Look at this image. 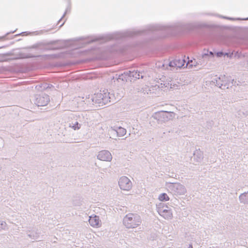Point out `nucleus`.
<instances>
[{
    "instance_id": "nucleus-24",
    "label": "nucleus",
    "mask_w": 248,
    "mask_h": 248,
    "mask_svg": "<svg viewBox=\"0 0 248 248\" xmlns=\"http://www.w3.org/2000/svg\"><path fill=\"white\" fill-rule=\"evenodd\" d=\"M209 51L208 50H204V52L202 54V58H205L209 56Z\"/></svg>"
},
{
    "instance_id": "nucleus-27",
    "label": "nucleus",
    "mask_w": 248,
    "mask_h": 248,
    "mask_svg": "<svg viewBox=\"0 0 248 248\" xmlns=\"http://www.w3.org/2000/svg\"><path fill=\"white\" fill-rule=\"evenodd\" d=\"M45 57H51V58H56V54H52V55H44Z\"/></svg>"
},
{
    "instance_id": "nucleus-19",
    "label": "nucleus",
    "mask_w": 248,
    "mask_h": 248,
    "mask_svg": "<svg viewBox=\"0 0 248 248\" xmlns=\"http://www.w3.org/2000/svg\"><path fill=\"white\" fill-rule=\"evenodd\" d=\"M97 40H98V39H97V38L92 39L91 38L88 37V38L82 39L81 40V43L83 45H86V44H88L92 43H93V42H95V41H96Z\"/></svg>"
},
{
    "instance_id": "nucleus-9",
    "label": "nucleus",
    "mask_w": 248,
    "mask_h": 248,
    "mask_svg": "<svg viewBox=\"0 0 248 248\" xmlns=\"http://www.w3.org/2000/svg\"><path fill=\"white\" fill-rule=\"evenodd\" d=\"M97 157L100 160L105 161H110L112 159L111 154L107 150H103L99 152Z\"/></svg>"
},
{
    "instance_id": "nucleus-3",
    "label": "nucleus",
    "mask_w": 248,
    "mask_h": 248,
    "mask_svg": "<svg viewBox=\"0 0 248 248\" xmlns=\"http://www.w3.org/2000/svg\"><path fill=\"white\" fill-rule=\"evenodd\" d=\"M141 223V217L137 214L129 213L123 219V224L128 229L135 228Z\"/></svg>"
},
{
    "instance_id": "nucleus-22",
    "label": "nucleus",
    "mask_w": 248,
    "mask_h": 248,
    "mask_svg": "<svg viewBox=\"0 0 248 248\" xmlns=\"http://www.w3.org/2000/svg\"><path fill=\"white\" fill-rule=\"evenodd\" d=\"M158 199L159 201L164 202V201H167L169 200V197L168 196V195L165 193H163L159 195L158 197Z\"/></svg>"
},
{
    "instance_id": "nucleus-25",
    "label": "nucleus",
    "mask_w": 248,
    "mask_h": 248,
    "mask_svg": "<svg viewBox=\"0 0 248 248\" xmlns=\"http://www.w3.org/2000/svg\"><path fill=\"white\" fill-rule=\"evenodd\" d=\"M172 113V112H170V111H161L160 112H159V114H160V115L162 114L163 116H164V114H166V113L170 114V113Z\"/></svg>"
},
{
    "instance_id": "nucleus-28",
    "label": "nucleus",
    "mask_w": 248,
    "mask_h": 248,
    "mask_svg": "<svg viewBox=\"0 0 248 248\" xmlns=\"http://www.w3.org/2000/svg\"><path fill=\"white\" fill-rule=\"evenodd\" d=\"M67 11V9L66 10V11L64 12V14L61 17V18L58 21V23H60L61 20H62V19L65 16V15H66V12Z\"/></svg>"
},
{
    "instance_id": "nucleus-2",
    "label": "nucleus",
    "mask_w": 248,
    "mask_h": 248,
    "mask_svg": "<svg viewBox=\"0 0 248 248\" xmlns=\"http://www.w3.org/2000/svg\"><path fill=\"white\" fill-rule=\"evenodd\" d=\"M114 96L110 93L108 90H104L100 93H95L93 96L89 97L86 102L90 104H98L99 107H102L109 102H113Z\"/></svg>"
},
{
    "instance_id": "nucleus-32",
    "label": "nucleus",
    "mask_w": 248,
    "mask_h": 248,
    "mask_svg": "<svg viewBox=\"0 0 248 248\" xmlns=\"http://www.w3.org/2000/svg\"><path fill=\"white\" fill-rule=\"evenodd\" d=\"M188 248H193L192 245H189Z\"/></svg>"
},
{
    "instance_id": "nucleus-18",
    "label": "nucleus",
    "mask_w": 248,
    "mask_h": 248,
    "mask_svg": "<svg viewBox=\"0 0 248 248\" xmlns=\"http://www.w3.org/2000/svg\"><path fill=\"white\" fill-rule=\"evenodd\" d=\"M41 55H38V56H34L31 54H20L19 56L17 58H12V59L15 60V59H27V58H34V57H41Z\"/></svg>"
},
{
    "instance_id": "nucleus-29",
    "label": "nucleus",
    "mask_w": 248,
    "mask_h": 248,
    "mask_svg": "<svg viewBox=\"0 0 248 248\" xmlns=\"http://www.w3.org/2000/svg\"><path fill=\"white\" fill-rule=\"evenodd\" d=\"M209 53V56L210 55V56H213V55H214L212 51H209V53Z\"/></svg>"
},
{
    "instance_id": "nucleus-21",
    "label": "nucleus",
    "mask_w": 248,
    "mask_h": 248,
    "mask_svg": "<svg viewBox=\"0 0 248 248\" xmlns=\"http://www.w3.org/2000/svg\"><path fill=\"white\" fill-rule=\"evenodd\" d=\"M198 64L197 62L195 59L188 60L186 64V67H192L193 66H196Z\"/></svg>"
},
{
    "instance_id": "nucleus-8",
    "label": "nucleus",
    "mask_w": 248,
    "mask_h": 248,
    "mask_svg": "<svg viewBox=\"0 0 248 248\" xmlns=\"http://www.w3.org/2000/svg\"><path fill=\"white\" fill-rule=\"evenodd\" d=\"M119 186L121 189L128 191L132 187V183L127 177L123 176L119 179Z\"/></svg>"
},
{
    "instance_id": "nucleus-13",
    "label": "nucleus",
    "mask_w": 248,
    "mask_h": 248,
    "mask_svg": "<svg viewBox=\"0 0 248 248\" xmlns=\"http://www.w3.org/2000/svg\"><path fill=\"white\" fill-rule=\"evenodd\" d=\"M89 224L93 227H99L100 226V220L97 216H90L89 219Z\"/></svg>"
},
{
    "instance_id": "nucleus-31",
    "label": "nucleus",
    "mask_w": 248,
    "mask_h": 248,
    "mask_svg": "<svg viewBox=\"0 0 248 248\" xmlns=\"http://www.w3.org/2000/svg\"><path fill=\"white\" fill-rule=\"evenodd\" d=\"M221 54H222V52H221L217 53V56H220L221 55Z\"/></svg>"
},
{
    "instance_id": "nucleus-15",
    "label": "nucleus",
    "mask_w": 248,
    "mask_h": 248,
    "mask_svg": "<svg viewBox=\"0 0 248 248\" xmlns=\"http://www.w3.org/2000/svg\"><path fill=\"white\" fill-rule=\"evenodd\" d=\"M231 79L228 77H226L225 76V78L223 79V83H222V89H225V88H228L229 86L232 85H234L236 81H234V79L232 80V82L231 83Z\"/></svg>"
},
{
    "instance_id": "nucleus-10",
    "label": "nucleus",
    "mask_w": 248,
    "mask_h": 248,
    "mask_svg": "<svg viewBox=\"0 0 248 248\" xmlns=\"http://www.w3.org/2000/svg\"><path fill=\"white\" fill-rule=\"evenodd\" d=\"M172 189L177 194L182 195H184L186 193V189L185 187L179 183H176L171 186Z\"/></svg>"
},
{
    "instance_id": "nucleus-26",
    "label": "nucleus",
    "mask_w": 248,
    "mask_h": 248,
    "mask_svg": "<svg viewBox=\"0 0 248 248\" xmlns=\"http://www.w3.org/2000/svg\"><path fill=\"white\" fill-rule=\"evenodd\" d=\"M51 87H53V86L52 85L46 84L45 85V86L44 87V88H45V89L50 88Z\"/></svg>"
},
{
    "instance_id": "nucleus-23",
    "label": "nucleus",
    "mask_w": 248,
    "mask_h": 248,
    "mask_svg": "<svg viewBox=\"0 0 248 248\" xmlns=\"http://www.w3.org/2000/svg\"><path fill=\"white\" fill-rule=\"evenodd\" d=\"M8 229L7 224L4 221H0V230H7Z\"/></svg>"
},
{
    "instance_id": "nucleus-14",
    "label": "nucleus",
    "mask_w": 248,
    "mask_h": 248,
    "mask_svg": "<svg viewBox=\"0 0 248 248\" xmlns=\"http://www.w3.org/2000/svg\"><path fill=\"white\" fill-rule=\"evenodd\" d=\"M111 128L112 132L116 133L118 137L123 136L126 133V129L121 126H114L113 128L111 127Z\"/></svg>"
},
{
    "instance_id": "nucleus-1",
    "label": "nucleus",
    "mask_w": 248,
    "mask_h": 248,
    "mask_svg": "<svg viewBox=\"0 0 248 248\" xmlns=\"http://www.w3.org/2000/svg\"><path fill=\"white\" fill-rule=\"evenodd\" d=\"M175 26L173 25L163 26L161 25H152L148 26L146 29L132 30L116 32L112 34H107L102 37L101 39L104 41H107L112 39H120L126 37H132L136 35H140L148 31H157L161 30L165 32L166 35L164 36L171 33L174 30Z\"/></svg>"
},
{
    "instance_id": "nucleus-34",
    "label": "nucleus",
    "mask_w": 248,
    "mask_h": 248,
    "mask_svg": "<svg viewBox=\"0 0 248 248\" xmlns=\"http://www.w3.org/2000/svg\"><path fill=\"white\" fill-rule=\"evenodd\" d=\"M36 46L34 45L33 46H32V48H36Z\"/></svg>"
},
{
    "instance_id": "nucleus-16",
    "label": "nucleus",
    "mask_w": 248,
    "mask_h": 248,
    "mask_svg": "<svg viewBox=\"0 0 248 248\" xmlns=\"http://www.w3.org/2000/svg\"><path fill=\"white\" fill-rule=\"evenodd\" d=\"M194 158L197 162H200L203 159V153L200 150H196L193 153Z\"/></svg>"
},
{
    "instance_id": "nucleus-11",
    "label": "nucleus",
    "mask_w": 248,
    "mask_h": 248,
    "mask_svg": "<svg viewBox=\"0 0 248 248\" xmlns=\"http://www.w3.org/2000/svg\"><path fill=\"white\" fill-rule=\"evenodd\" d=\"M224 78L225 75H220V76L216 75L212 78L211 84L215 85L219 88H222L223 79Z\"/></svg>"
},
{
    "instance_id": "nucleus-5",
    "label": "nucleus",
    "mask_w": 248,
    "mask_h": 248,
    "mask_svg": "<svg viewBox=\"0 0 248 248\" xmlns=\"http://www.w3.org/2000/svg\"><path fill=\"white\" fill-rule=\"evenodd\" d=\"M71 120L68 122L69 127L74 130L79 129L81 125L86 123V119L83 114L73 115L71 116Z\"/></svg>"
},
{
    "instance_id": "nucleus-35",
    "label": "nucleus",
    "mask_w": 248,
    "mask_h": 248,
    "mask_svg": "<svg viewBox=\"0 0 248 248\" xmlns=\"http://www.w3.org/2000/svg\"><path fill=\"white\" fill-rule=\"evenodd\" d=\"M63 24H64V22H63V23H62L60 25V27H62Z\"/></svg>"
},
{
    "instance_id": "nucleus-12",
    "label": "nucleus",
    "mask_w": 248,
    "mask_h": 248,
    "mask_svg": "<svg viewBox=\"0 0 248 248\" xmlns=\"http://www.w3.org/2000/svg\"><path fill=\"white\" fill-rule=\"evenodd\" d=\"M185 63L186 61L184 59L178 58L175 59L173 61L170 62L169 63V65L170 67L181 68L185 65Z\"/></svg>"
},
{
    "instance_id": "nucleus-17",
    "label": "nucleus",
    "mask_w": 248,
    "mask_h": 248,
    "mask_svg": "<svg viewBox=\"0 0 248 248\" xmlns=\"http://www.w3.org/2000/svg\"><path fill=\"white\" fill-rule=\"evenodd\" d=\"M239 198L241 203L248 204V192L241 194Z\"/></svg>"
},
{
    "instance_id": "nucleus-7",
    "label": "nucleus",
    "mask_w": 248,
    "mask_h": 248,
    "mask_svg": "<svg viewBox=\"0 0 248 248\" xmlns=\"http://www.w3.org/2000/svg\"><path fill=\"white\" fill-rule=\"evenodd\" d=\"M49 97L45 93L36 94L34 96V103L37 106H45L49 102Z\"/></svg>"
},
{
    "instance_id": "nucleus-4",
    "label": "nucleus",
    "mask_w": 248,
    "mask_h": 248,
    "mask_svg": "<svg viewBox=\"0 0 248 248\" xmlns=\"http://www.w3.org/2000/svg\"><path fill=\"white\" fill-rule=\"evenodd\" d=\"M140 78H143V75H142L141 72L138 71L137 70H130L119 75L118 78H117V80L118 82L120 81L124 82L127 81L128 80L132 81V80H135L137 79H140Z\"/></svg>"
},
{
    "instance_id": "nucleus-20",
    "label": "nucleus",
    "mask_w": 248,
    "mask_h": 248,
    "mask_svg": "<svg viewBox=\"0 0 248 248\" xmlns=\"http://www.w3.org/2000/svg\"><path fill=\"white\" fill-rule=\"evenodd\" d=\"M27 234H28V236L32 239H37L39 238L38 233L34 231H29L27 232Z\"/></svg>"
},
{
    "instance_id": "nucleus-36",
    "label": "nucleus",
    "mask_w": 248,
    "mask_h": 248,
    "mask_svg": "<svg viewBox=\"0 0 248 248\" xmlns=\"http://www.w3.org/2000/svg\"><path fill=\"white\" fill-rule=\"evenodd\" d=\"M244 20H248V17L246 18H245L244 19Z\"/></svg>"
},
{
    "instance_id": "nucleus-30",
    "label": "nucleus",
    "mask_w": 248,
    "mask_h": 248,
    "mask_svg": "<svg viewBox=\"0 0 248 248\" xmlns=\"http://www.w3.org/2000/svg\"><path fill=\"white\" fill-rule=\"evenodd\" d=\"M223 18H226V19H230V20H233V18H232L227 17H225V16H223Z\"/></svg>"
},
{
    "instance_id": "nucleus-37",
    "label": "nucleus",
    "mask_w": 248,
    "mask_h": 248,
    "mask_svg": "<svg viewBox=\"0 0 248 248\" xmlns=\"http://www.w3.org/2000/svg\"><path fill=\"white\" fill-rule=\"evenodd\" d=\"M15 31H11V32L14 33V32H15Z\"/></svg>"
},
{
    "instance_id": "nucleus-33",
    "label": "nucleus",
    "mask_w": 248,
    "mask_h": 248,
    "mask_svg": "<svg viewBox=\"0 0 248 248\" xmlns=\"http://www.w3.org/2000/svg\"><path fill=\"white\" fill-rule=\"evenodd\" d=\"M247 65L248 68V59L247 60Z\"/></svg>"
},
{
    "instance_id": "nucleus-38",
    "label": "nucleus",
    "mask_w": 248,
    "mask_h": 248,
    "mask_svg": "<svg viewBox=\"0 0 248 248\" xmlns=\"http://www.w3.org/2000/svg\"><path fill=\"white\" fill-rule=\"evenodd\" d=\"M25 33V32H22L21 33V34H23V33Z\"/></svg>"
},
{
    "instance_id": "nucleus-6",
    "label": "nucleus",
    "mask_w": 248,
    "mask_h": 248,
    "mask_svg": "<svg viewBox=\"0 0 248 248\" xmlns=\"http://www.w3.org/2000/svg\"><path fill=\"white\" fill-rule=\"evenodd\" d=\"M158 213L166 219H170L172 217V212L170 207L164 203H159L156 204Z\"/></svg>"
}]
</instances>
